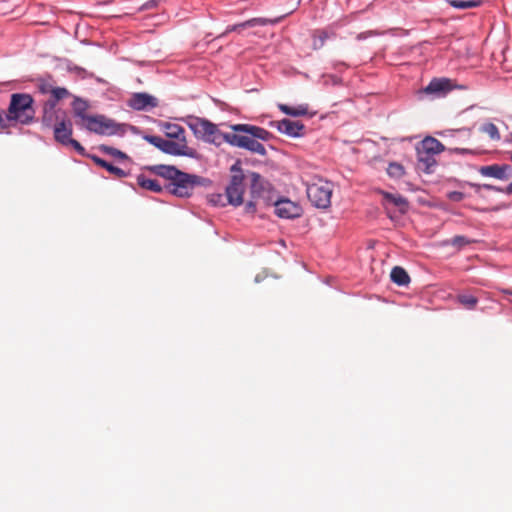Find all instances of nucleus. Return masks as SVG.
Here are the masks:
<instances>
[{
  "label": "nucleus",
  "mask_w": 512,
  "mask_h": 512,
  "mask_svg": "<svg viewBox=\"0 0 512 512\" xmlns=\"http://www.w3.org/2000/svg\"><path fill=\"white\" fill-rule=\"evenodd\" d=\"M188 127L194 136L204 142L220 146L226 142L231 146L246 149L260 156H265L267 151L261 141H269L273 138L272 133L266 129L251 124H234L230 128L232 132L220 131L216 124L200 117H189Z\"/></svg>",
  "instance_id": "1"
},
{
  "label": "nucleus",
  "mask_w": 512,
  "mask_h": 512,
  "mask_svg": "<svg viewBox=\"0 0 512 512\" xmlns=\"http://www.w3.org/2000/svg\"><path fill=\"white\" fill-rule=\"evenodd\" d=\"M33 103L34 99L30 94L15 93L11 95L7 113L14 126L18 123L28 125L34 121L35 110Z\"/></svg>",
  "instance_id": "2"
},
{
  "label": "nucleus",
  "mask_w": 512,
  "mask_h": 512,
  "mask_svg": "<svg viewBox=\"0 0 512 512\" xmlns=\"http://www.w3.org/2000/svg\"><path fill=\"white\" fill-rule=\"evenodd\" d=\"M307 197L311 204L319 209H327L331 204L333 193L332 183L322 178H315L307 183Z\"/></svg>",
  "instance_id": "3"
},
{
  "label": "nucleus",
  "mask_w": 512,
  "mask_h": 512,
  "mask_svg": "<svg viewBox=\"0 0 512 512\" xmlns=\"http://www.w3.org/2000/svg\"><path fill=\"white\" fill-rule=\"evenodd\" d=\"M80 127L106 136L123 135L126 132V125L119 124L104 115H91Z\"/></svg>",
  "instance_id": "4"
},
{
  "label": "nucleus",
  "mask_w": 512,
  "mask_h": 512,
  "mask_svg": "<svg viewBox=\"0 0 512 512\" xmlns=\"http://www.w3.org/2000/svg\"><path fill=\"white\" fill-rule=\"evenodd\" d=\"M202 181L203 178L200 176L179 171L176 177L169 182L165 188L170 194L184 198L191 196L194 188L201 185Z\"/></svg>",
  "instance_id": "5"
},
{
  "label": "nucleus",
  "mask_w": 512,
  "mask_h": 512,
  "mask_svg": "<svg viewBox=\"0 0 512 512\" xmlns=\"http://www.w3.org/2000/svg\"><path fill=\"white\" fill-rule=\"evenodd\" d=\"M144 139L162 152L173 156L195 157L196 151L187 143L166 140L159 136L146 135Z\"/></svg>",
  "instance_id": "6"
},
{
  "label": "nucleus",
  "mask_w": 512,
  "mask_h": 512,
  "mask_svg": "<svg viewBox=\"0 0 512 512\" xmlns=\"http://www.w3.org/2000/svg\"><path fill=\"white\" fill-rule=\"evenodd\" d=\"M244 175H232L230 183L226 188L228 202L231 205L239 206L243 203Z\"/></svg>",
  "instance_id": "7"
},
{
  "label": "nucleus",
  "mask_w": 512,
  "mask_h": 512,
  "mask_svg": "<svg viewBox=\"0 0 512 512\" xmlns=\"http://www.w3.org/2000/svg\"><path fill=\"white\" fill-rule=\"evenodd\" d=\"M272 127H276L280 133H283L290 137H300L304 133V125L299 121H292L289 119H283L280 121H272L270 123Z\"/></svg>",
  "instance_id": "8"
},
{
  "label": "nucleus",
  "mask_w": 512,
  "mask_h": 512,
  "mask_svg": "<svg viewBox=\"0 0 512 512\" xmlns=\"http://www.w3.org/2000/svg\"><path fill=\"white\" fill-rule=\"evenodd\" d=\"M479 173L485 177H492L499 180H508L512 176V167L508 164L487 165L480 167Z\"/></svg>",
  "instance_id": "9"
},
{
  "label": "nucleus",
  "mask_w": 512,
  "mask_h": 512,
  "mask_svg": "<svg viewBox=\"0 0 512 512\" xmlns=\"http://www.w3.org/2000/svg\"><path fill=\"white\" fill-rule=\"evenodd\" d=\"M72 133V123L66 116L62 117L58 123H55L54 138L60 144L68 146V142L72 139Z\"/></svg>",
  "instance_id": "10"
},
{
  "label": "nucleus",
  "mask_w": 512,
  "mask_h": 512,
  "mask_svg": "<svg viewBox=\"0 0 512 512\" xmlns=\"http://www.w3.org/2000/svg\"><path fill=\"white\" fill-rule=\"evenodd\" d=\"M128 106L134 110H147L158 106V100L148 93H134L128 101Z\"/></svg>",
  "instance_id": "11"
},
{
  "label": "nucleus",
  "mask_w": 512,
  "mask_h": 512,
  "mask_svg": "<svg viewBox=\"0 0 512 512\" xmlns=\"http://www.w3.org/2000/svg\"><path fill=\"white\" fill-rule=\"evenodd\" d=\"M301 212V207L289 199H282L275 203V214L281 218H296L301 215Z\"/></svg>",
  "instance_id": "12"
},
{
  "label": "nucleus",
  "mask_w": 512,
  "mask_h": 512,
  "mask_svg": "<svg viewBox=\"0 0 512 512\" xmlns=\"http://www.w3.org/2000/svg\"><path fill=\"white\" fill-rule=\"evenodd\" d=\"M453 88L452 82L447 78H435L425 88L426 94H442L451 91Z\"/></svg>",
  "instance_id": "13"
},
{
  "label": "nucleus",
  "mask_w": 512,
  "mask_h": 512,
  "mask_svg": "<svg viewBox=\"0 0 512 512\" xmlns=\"http://www.w3.org/2000/svg\"><path fill=\"white\" fill-rule=\"evenodd\" d=\"M72 109L74 117L76 118V125L82 126L83 122H85L91 115L87 113L89 109V104L87 101L81 98H75L72 103Z\"/></svg>",
  "instance_id": "14"
},
{
  "label": "nucleus",
  "mask_w": 512,
  "mask_h": 512,
  "mask_svg": "<svg viewBox=\"0 0 512 512\" xmlns=\"http://www.w3.org/2000/svg\"><path fill=\"white\" fill-rule=\"evenodd\" d=\"M162 130L168 138L176 139V142L187 143L185 130L179 124L169 122L163 123Z\"/></svg>",
  "instance_id": "15"
},
{
  "label": "nucleus",
  "mask_w": 512,
  "mask_h": 512,
  "mask_svg": "<svg viewBox=\"0 0 512 512\" xmlns=\"http://www.w3.org/2000/svg\"><path fill=\"white\" fill-rule=\"evenodd\" d=\"M417 157H418V168L423 172L430 174L434 171V168L437 164L435 159V155L425 153L421 149L417 148Z\"/></svg>",
  "instance_id": "16"
},
{
  "label": "nucleus",
  "mask_w": 512,
  "mask_h": 512,
  "mask_svg": "<svg viewBox=\"0 0 512 512\" xmlns=\"http://www.w3.org/2000/svg\"><path fill=\"white\" fill-rule=\"evenodd\" d=\"M59 112L60 110L56 109L53 102H45L43 105L42 123L47 127L54 126L61 119L58 116Z\"/></svg>",
  "instance_id": "17"
},
{
  "label": "nucleus",
  "mask_w": 512,
  "mask_h": 512,
  "mask_svg": "<svg viewBox=\"0 0 512 512\" xmlns=\"http://www.w3.org/2000/svg\"><path fill=\"white\" fill-rule=\"evenodd\" d=\"M417 148L421 149L425 153H429L435 156L440 154L445 149L444 145L433 137L424 138L417 146Z\"/></svg>",
  "instance_id": "18"
},
{
  "label": "nucleus",
  "mask_w": 512,
  "mask_h": 512,
  "mask_svg": "<svg viewBox=\"0 0 512 512\" xmlns=\"http://www.w3.org/2000/svg\"><path fill=\"white\" fill-rule=\"evenodd\" d=\"M154 174L163 177L170 182L176 177L178 170L175 166H169V165H154L147 168Z\"/></svg>",
  "instance_id": "19"
},
{
  "label": "nucleus",
  "mask_w": 512,
  "mask_h": 512,
  "mask_svg": "<svg viewBox=\"0 0 512 512\" xmlns=\"http://www.w3.org/2000/svg\"><path fill=\"white\" fill-rule=\"evenodd\" d=\"M91 159L96 165L106 169L110 174L114 175L116 178H124L127 176V173L124 170L112 165L111 163L105 161L104 159L96 155H92Z\"/></svg>",
  "instance_id": "20"
},
{
  "label": "nucleus",
  "mask_w": 512,
  "mask_h": 512,
  "mask_svg": "<svg viewBox=\"0 0 512 512\" xmlns=\"http://www.w3.org/2000/svg\"><path fill=\"white\" fill-rule=\"evenodd\" d=\"M268 23H270V21L265 18H252L245 22L229 26L227 28V30L223 33V35H225L229 32H232V31H238L239 29L255 27V26H264V25H267Z\"/></svg>",
  "instance_id": "21"
},
{
  "label": "nucleus",
  "mask_w": 512,
  "mask_h": 512,
  "mask_svg": "<svg viewBox=\"0 0 512 512\" xmlns=\"http://www.w3.org/2000/svg\"><path fill=\"white\" fill-rule=\"evenodd\" d=\"M390 277H391L392 282H394L395 284H397L399 286H406L410 282V277H409L408 273L406 272V270L404 268H402L400 266H395L391 270Z\"/></svg>",
  "instance_id": "22"
},
{
  "label": "nucleus",
  "mask_w": 512,
  "mask_h": 512,
  "mask_svg": "<svg viewBox=\"0 0 512 512\" xmlns=\"http://www.w3.org/2000/svg\"><path fill=\"white\" fill-rule=\"evenodd\" d=\"M385 200L396 206L401 213H405L408 210V201L406 198L399 194L384 193Z\"/></svg>",
  "instance_id": "23"
},
{
  "label": "nucleus",
  "mask_w": 512,
  "mask_h": 512,
  "mask_svg": "<svg viewBox=\"0 0 512 512\" xmlns=\"http://www.w3.org/2000/svg\"><path fill=\"white\" fill-rule=\"evenodd\" d=\"M137 184L143 189L150 190L156 193L162 191V187L157 180L149 179L142 174L137 177Z\"/></svg>",
  "instance_id": "24"
},
{
  "label": "nucleus",
  "mask_w": 512,
  "mask_h": 512,
  "mask_svg": "<svg viewBox=\"0 0 512 512\" xmlns=\"http://www.w3.org/2000/svg\"><path fill=\"white\" fill-rule=\"evenodd\" d=\"M278 108L285 114L298 117L304 116L308 114V106L307 105H298L297 107H291L286 104H278Z\"/></svg>",
  "instance_id": "25"
},
{
  "label": "nucleus",
  "mask_w": 512,
  "mask_h": 512,
  "mask_svg": "<svg viewBox=\"0 0 512 512\" xmlns=\"http://www.w3.org/2000/svg\"><path fill=\"white\" fill-rule=\"evenodd\" d=\"M474 243V240L469 239L462 235H456L453 238L443 242L444 245H450L457 250H461L464 246Z\"/></svg>",
  "instance_id": "26"
},
{
  "label": "nucleus",
  "mask_w": 512,
  "mask_h": 512,
  "mask_svg": "<svg viewBox=\"0 0 512 512\" xmlns=\"http://www.w3.org/2000/svg\"><path fill=\"white\" fill-rule=\"evenodd\" d=\"M448 4L456 9H469L479 7L482 0H447Z\"/></svg>",
  "instance_id": "27"
},
{
  "label": "nucleus",
  "mask_w": 512,
  "mask_h": 512,
  "mask_svg": "<svg viewBox=\"0 0 512 512\" xmlns=\"http://www.w3.org/2000/svg\"><path fill=\"white\" fill-rule=\"evenodd\" d=\"M457 301L466 309L473 310L477 306L478 298L470 294H459Z\"/></svg>",
  "instance_id": "28"
},
{
  "label": "nucleus",
  "mask_w": 512,
  "mask_h": 512,
  "mask_svg": "<svg viewBox=\"0 0 512 512\" xmlns=\"http://www.w3.org/2000/svg\"><path fill=\"white\" fill-rule=\"evenodd\" d=\"M51 98L46 102H53L57 106V102L70 96V92L64 87H53Z\"/></svg>",
  "instance_id": "29"
},
{
  "label": "nucleus",
  "mask_w": 512,
  "mask_h": 512,
  "mask_svg": "<svg viewBox=\"0 0 512 512\" xmlns=\"http://www.w3.org/2000/svg\"><path fill=\"white\" fill-rule=\"evenodd\" d=\"M329 37L327 31L316 30L313 34V48L320 49L324 46L326 39Z\"/></svg>",
  "instance_id": "30"
},
{
  "label": "nucleus",
  "mask_w": 512,
  "mask_h": 512,
  "mask_svg": "<svg viewBox=\"0 0 512 512\" xmlns=\"http://www.w3.org/2000/svg\"><path fill=\"white\" fill-rule=\"evenodd\" d=\"M480 130L482 132L486 133L492 140L498 141L501 138L500 132H499L497 126L493 123L484 124Z\"/></svg>",
  "instance_id": "31"
},
{
  "label": "nucleus",
  "mask_w": 512,
  "mask_h": 512,
  "mask_svg": "<svg viewBox=\"0 0 512 512\" xmlns=\"http://www.w3.org/2000/svg\"><path fill=\"white\" fill-rule=\"evenodd\" d=\"M387 173L393 178H401L404 175V167L396 162L390 163L387 168Z\"/></svg>",
  "instance_id": "32"
},
{
  "label": "nucleus",
  "mask_w": 512,
  "mask_h": 512,
  "mask_svg": "<svg viewBox=\"0 0 512 512\" xmlns=\"http://www.w3.org/2000/svg\"><path fill=\"white\" fill-rule=\"evenodd\" d=\"M100 150L105 152L106 154H109L111 156L117 157L122 160L128 159V156L124 152H122L114 147H111V146L101 145Z\"/></svg>",
  "instance_id": "33"
},
{
  "label": "nucleus",
  "mask_w": 512,
  "mask_h": 512,
  "mask_svg": "<svg viewBox=\"0 0 512 512\" xmlns=\"http://www.w3.org/2000/svg\"><path fill=\"white\" fill-rule=\"evenodd\" d=\"M37 87L42 94H50L54 85L48 80L40 79L38 81Z\"/></svg>",
  "instance_id": "34"
},
{
  "label": "nucleus",
  "mask_w": 512,
  "mask_h": 512,
  "mask_svg": "<svg viewBox=\"0 0 512 512\" xmlns=\"http://www.w3.org/2000/svg\"><path fill=\"white\" fill-rule=\"evenodd\" d=\"M14 126L11 119H9L8 113L5 114V116L0 112V128L1 129H8L10 127Z\"/></svg>",
  "instance_id": "35"
},
{
  "label": "nucleus",
  "mask_w": 512,
  "mask_h": 512,
  "mask_svg": "<svg viewBox=\"0 0 512 512\" xmlns=\"http://www.w3.org/2000/svg\"><path fill=\"white\" fill-rule=\"evenodd\" d=\"M251 177V189H252V193H256L257 192V188H258V185L260 184V181H261V176L258 174V173H251L250 175Z\"/></svg>",
  "instance_id": "36"
},
{
  "label": "nucleus",
  "mask_w": 512,
  "mask_h": 512,
  "mask_svg": "<svg viewBox=\"0 0 512 512\" xmlns=\"http://www.w3.org/2000/svg\"><path fill=\"white\" fill-rule=\"evenodd\" d=\"M447 197L451 201L460 202L464 199L465 195L460 191H451L447 194Z\"/></svg>",
  "instance_id": "37"
},
{
  "label": "nucleus",
  "mask_w": 512,
  "mask_h": 512,
  "mask_svg": "<svg viewBox=\"0 0 512 512\" xmlns=\"http://www.w3.org/2000/svg\"><path fill=\"white\" fill-rule=\"evenodd\" d=\"M68 146H72L81 155L85 154V148L73 138L68 142Z\"/></svg>",
  "instance_id": "38"
},
{
  "label": "nucleus",
  "mask_w": 512,
  "mask_h": 512,
  "mask_svg": "<svg viewBox=\"0 0 512 512\" xmlns=\"http://www.w3.org/2000/svg\"><path fill=\"white\" fill-rule=\"evenodd\" d=\"M230 172L232 173V175H244L243 174V170H242V167H241V161L240 160H237L230 168Z\"/></svg>",
  "instance_id": "39"
},
{
  "label": "nucleus",
  "mask_w": 512,
  "mask_h": 512,
  "mask_svg": "<svg viewBox=\"0 0 512 512\" xmlns=\"http://www.w3.org/2000/svg\"><path fill=\"white\" fill-rule=\"evenodd\" d=\"M472 186L475 188V189H480V188H484V189H487V190H492V191H498V192H503L504 190H502L501 188H498L494 185H491V184H482V185H479V184H472Z\"/></svg>",
  "instance_id": "40"
},
{
  "label": "nucleus",
  "mask_w": 512,
  "mask_h": 512,
  "mask_svg": "<svg viewBox=\"0 0 512 512\" xmlns=\"http://www.w3.org/2000/svg\"><path fill=\"white\" fill-rule=\"evenodd\" d=\"M255 210V204L253 201H250L246 204V211L247 212H254Z\"/></svg>",
  "instance_id": "41"
},
{
  "label": "nucleus",
  "mask_w": 512,
  "mask_h": 512,
  "mask_svg": "<svg viewBox=\"0 0 512 512\" xmlns=\"http://www.w3.org/2000/svg\"><path fill=\"white\" fill-rule=\"evenodd\" d=\"M505 193L512 194V182L506 187Z\"/></svg>",
  "instance_id": "42"
},
{
  "label": "nucleus",
  "mask_w": 512,
  "mask_h": 512,
  "mask_svg": "<svg viewBox=\"0 0 512 512\" xmlns=\"http://www.w3.org/2000/svg\"><path fill=\"white\" fill-rule=\"evenodd\" d=\"M503 292L506 294L512 295V290H510V289H505V290H503Z\"/></svg>",
  "instance_id": "43"
},
{
  "label": "nucleus",
  "mask_w": 512,
  "mask_h": 512,
  "mask_svg": "<svg viewBox=\"0 0 512 512\" xmlns=\"http://www.w3.org/2000/svg\"><path fill=\"white\" fill-rule=\"evenodd\" d=\"M456 150H457V151H459L460 153H464V152H466V150H465V149H456Z\"/></svg>",
  "instance_id": "44"
},
{
  "label": "nucleus",
  "mask_w": 512,
  "mask_h": 512,
  "mask_svg": "<svg viewBox=\"0 0 512 512\" xmlns=\"http://www.w3.org/2000/svg\"><path fill=\"white\" fill-rule=\"evenodd\" d=\"M511 161H512V154H511Z\"/></svg>",
  "instance_id": "45"
}]
</instances>
